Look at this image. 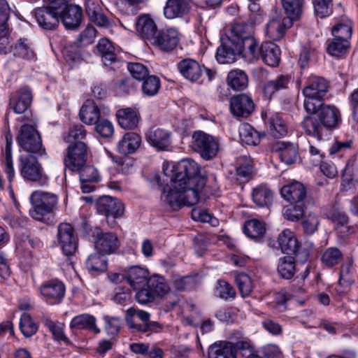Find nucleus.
Masks as SVG:
<instances>
[{"label": "nucleus", "instance_id": "nucleus-41", "mask_svg": "<svg viewBox=\"0 0 358 358\" xmlns=\"http://www.w3.org/2000/svg\"><path fill=\"white\" fill-rule=\"evenodd\" d=\"M237 44L241 46V54L243 53L249 62H254L260 57V47L253 36L248 38L246 41L238 42Z\"/></svg>", "mask_w": 358, "mask_h": 358}, {"label": "nucleus", "instance_id": "nucleus-44", "mask_svg": "<svg viewBox=\"0 0 358 358\" xmlns=\"http://www.w3.org/2000/svg\"><path fill=\"white\" fill-rule=\"evenodd\" d=\"M227 83L228 85L234 90H243L248 86V76L242 70H231L228 73Z\"/></svg>", "mask_w": 358, "mask_h": 358}, {"label": "nucleus", "instance_id": "nucleus-4", "mask_svg": "<svg viewBox=\"0 0 358 358\" xmlns=\"http://www.w3.org/2000/svg\"><path fill=\"white\" fill-rule=\"evenodd\" d=\"M278 242L282 252L294 256L297 262L303 264L308 260V250L301 247L294 233L291 230H283L278 236Z\"/></svg>", "mask_w": 358, "mask_h": 358}, {"label": "nucleus", "instance_id": "nucleus-39", "mask_svg": "<svg viewBox=\"0 0 358 358\" xmlns=\"http://www.w3.org/2000/svg\"><path fill=\"white\" fill-rule=\"evenodd\" d=\"M116 116L120 126L124 129H131L138 124L137 113L130 108L118 110Z\"/></svg>", "mask_w": 358, "mask_h": 358}, {"label": "nucleus", "instance_id": "nucleus-30", "mask_svg": "<svg viewBox=\"0 0 358 358\" xmlns=\"http://www.w3.org/2000/svg\"><path fill=\"white\" fill-rule=\"evenodd\" d=\"M141 137L136 133L125 134L117 144V150L122 155H127L134 153L140 147Z\"/></svg>", "mask_w": 358, "mask_h": 358}, {"label": "nucleus", "instance_id": "nucleus-29", "mask_svg": "<svg viewBox=\"0 0 358 358\" xmlns=\"http://www.w3.org/2000/svg\"><path fill=\"white\" fill-rule=\"evenodd\" d=\"M148 276V270L138 266H131L125 274V278L128 283L134 289L146 285L149 278Z\"/></svg>", "mask_w": 358, "mask_h": 358}, {"label": "nucleus", "instance_id": "nucleus-20", "mask_svg": "<svg viewBox=\"0 0 358 358\" xmlns=\"http://www.w3.org/2000/svg\"><path fill=\"white\" fill-rule=\"evenodd\" d=\"M75 171L79 173L80 189L83 193H90L94 190L93 182H97L101 177L97 169L91 165L80 166V168L76 169Z\"/></svg>", "mask_w": 358, "mask_h": 358}, {"label": "nucleus", "instance_id": "nucleus-62", "mask_svg": "<svg viewBox=\"0 0 358 358\" xmlns=\"http://www.w3.org/2000/svg\"><path fill=\"white\" fill-rule=\"evenodd\" d=\"M44 324L49 329L52 334L54 338L57 341H63L68 342V338L64 334L63 324L59 322H55L48 318L43 320Z\"/></svg>", "mask_w": 358, "mask_h": 358}, {"label": "nucleus", "instance_id": "nucleus-58", "mask_svg": "<svg viewBox=\"0 0 358 358\" xmlns=\"http://www.w3.org/2000/svg\"><path fill=\"white\" fill-rule=\"evenodd\" d=\"M20 329L24 336L30 337L36 333L38 326L29 314L23 313L20 321Z\"/></svg>", "mask_w": 358, "mask_h": 358}, {"label": "nucleus", "instance_id": "nucleus-28", "mask_svg": "<svg viewBox=\"0 0 358 358\" xmlns=\"http://www.w3.org/2000/svg\"><path fill=\"white\" fill-rule=\"evenodd\" d=\"M94 53L101 57L105 66H110L117 60L115 48L106 38H102L98 41Z\"/></svg>", "mask_w": 358, "mask_h": 358}, {"label": "nucleus", "instance_id": "nucleus-45", "mask_svg": "<svg viewBox=\"0 0 358 358\" xmlns=\"http://www.w3.org/2000/svg\"><path fill=\"white\" fill-rule=\"evenodd\" d=\"M296 258L294 256L288 255L280 258L278 265L279 275L285 279H291L296 271Z\"/></svg>", "mask_w": 358, "mask_h": 358}, {"label": "nucleus", "instance_id": "nucleus-60", "mask_svg": "<svg viewBox=\"0 0 358 358\" xmlns=\"http://www.w3.org/2000/svg\"><path fill=\"white\" fill-rule=\"evenodd\" d=\"M127 69L131 76L139 81H143L149 76L148 68L138 62H131L127 65Z\"/></svg>", "mask_w": 358, "mask_h": 358}, {"label": "nucleus", "instance_id": "nucleus-13", "mask_svg": "<svg viewBox=\"0 0 358 358\" xmlns=\"http://www.w3.org/2000/svg\"><path fill=\"white\" fill-rule=\"evenodd\" d=\"M242 341H217L209 346L208 358H237L241 348L238 344Z\"/></svg>", "mask_w": 358, "mask_h": 358}, {"label": "nucleus", "instance_id": "nucleus-46", "mask_svg": "<svg viewBox=\"0 0 358 358\" xmlns=\"http://www.w3.org/2000/svg\"><path fill=\"white\" fill-rule=\"evenodd\" d=\"M252 196L253 201L260 207L268 206L273 201V192L264 185L255 188Z\"/></svg>", "mask_w": 358, "mask_h": 358}, {"label": "nucleus", "instance_id": "nucleus-26", "mask_svg": "<svg viewBox=\"0 0 358 358\" xmlns=\"http://www.w3.org/2000/svg\"><path fill=\"white\" fill-rule=\"evenodd\" d=\"M282 196L291 203H303L306 196L304 186L296 182L288 185H285L280 190Z\"/></svg>", "mask_w": 358, "mask_h": 358}, {"label": "nucleus", "instance_id": "nucleus-6", "mask_svg": "<svg viewBox=\"0 0 358 358\" xmlns=\"http://www.w3.org/2000/svg\"><path fill=\"white\" fill-rule=\"evenodd\" d=\"M192 146L194 150L206 160H210L215 157L219 151L217 140L202 131L194 132Z\"/></svg>", "mask_w": 358, "mask_h": 358}, {"label": "nucleus", "instance_id": "nucleus-14", "mask_svg": "<svg viewBox=\"0 0 358 358\" xmlns=\"http://www.w3.org/2000/svg\"><path fill=\"white\" fill-rule=\"evenodd\" d=\"M179 43L178 32L173 27L164 28L157 31L152 45L164 52L174 50Z\"/></svg>", "mask_w": 358, "mask_h": 358}, {"label": "nucleus", "instance_id": "nucleus-61", "mask_svg": "<svg viewBox=\"0 0 358 358\" xmlns=\"http://www.w3.org/2000/svg\"><path fill=\"white\" fill-rule=\"evenodd\" d=\"M95 131L102 138H110L114 133V127L111 122L100 118L95 123Z\"/></svg>", "mask_w": 358, "mask_h": 358}, {"label": "nucleus", "instance_id": "nucleus-16", "mask_svg": "<svg viewBox=\"0 0 358 358\" xmlns=\"http://www.w3.org/2000/svg\"><path fill=\"white\" fill-rule=\"evenodd\" d=\"M33 96L31 90L22 87L10 95L9 107L17 114L24 113L30 106Z\"/></svg>", "mask_w": 358, "mask_h": 358}, {"label": "nucleus", "instance_id": "nucleus-36", "mask_svg": "<svg viewBox=\"0 0 358 358\" xmlns=\"http://www.w3.org/2000/svg\"><path fill=\"white\" fill-rule=\"evenodd\" d=\"M64 286L62 282H50L42 285L41 294L48 300L59 301L64 295Z\"/></svg>", "mask_w": 358, "mask_h": 358}, {"label": "nucleus", "instance_id": "nucleus-64", "mask_svg": "<svg viewBox=\"0 0 358 358\" xmlns=\"http://www.w3.org/2000/svg\"><path fill=\"white\" fill-rule=\"evenodd\" d=\"M332 35L336 40L348 42L352 36V27L348 24H339L332 29Z\"/></svg>", "mask_w": 358, "mask_h": 358}, {"label": "nucleus", "instance_id": "nucleus-48", "mask_svg": "<svg viewBox=\"0 0 358 358\" xmlns=\"http://www.w3.org/2000/svg\"><path fill=\"white\" fill-rule=\"evenodd\" d=\"M266 232L265 224L258 220H250L244 225V233L250 238L257 239L262 238Z\"/></svg>", "mask_w": 358, "mask_h": 358}, {"label": "nucleus", "instance_id": "nucleus-42", "mask_svg": "<svg viewBox=\"0 0 358 358\" xmlns=\"http://www.w3.org/2000/svg\"><path fill=\"white\" fill-rule=\"evenodd\" d=\"M224 36L228 37L229 40L236 43L246 41L248 38L252 36V27L245 23H236L231 27L230 35Z\"/></svg>", "mask_w": 358, "mask_h": 358}, {"label": "nucleus", "instance_id": "nucleus-56", "mask_svg": "<svg viewBox=\"0 0 358 358\" xmlns=\"http://www.w3.org/2000/svg\"><path fill=\"white\" fill-rule=\"evenodd\" d=\"M305 99L303 101L304 109L308 113L316 114L321 108L324 106L323 103L324 97L308 94H303Z\"/></svg>", "mask_w": 358, "mask_h": 358}, {"label": "nucleus", "instance_id": "nucleus-19", "mask_svg": "<svg viewBox=\"0 0 358 358\" xmlns=\"http://www.w3.org/2000/svg\"><path fill=\"white\" fill-rule=\"evenodd\" d=\"M12 12L6 0H0V52L6 51L10 45L8 20Z\"/></svg>", "mask_w": 358, "mask_h": 358}, {"label": "nucleus", "instance_id": "nucleus-32", "mask_svg": "<svg viewBox=\"0 0 358 358\" xmlns=\"http://www.w3.org/2000/svg\"><path fill=\"white\" fill-rule=\"evenodd\" d=\"M292 25L290 18L284 17L282 21L273 19L266 26V32L273 41H278L282 38L286 30Z\"/></svg>", "mask_w": 358, "mask_h": 358}, {"label": "nucleus", "instance_id": "nucleus-33", "mask_svg": "<svg viewBox=\"0 0 358 358\" xmlns=\"http://www.w3.org/2000/svg\"><path fill=\"white\" fill-rule=\"evenodd\" d=\"M328 90V84L323 78L311 76L308 78L306 86L303 89V94L324 97Z\"/></svg>", "mask_w": 358, "mask_h": 358}, {"label": "nucleus", "instance_id": "nucleus-31", "mask_svg": "<svg viewBox=\"0 0 358 358\" xmlns=\"http://www.w3.org/2000/svg\"><path fill=\"white\" fill-rule=\"evenodd\" d=\"M189 8L187 0H168L164 8V14L168 19H174L187 14Z\"/></svg>", "mask_w": 358, "mask_h": 358}, {"label": "nucleus", "instance_id": "nucleus-43", "mask_svg": "<svg viewBox=\"0 0 358 358\" xmlns=\"http://www.w3.org/2000/svg\"><path fill=\"white\" fill-rule=\"evenodd\" d=\"M13 54L15 57H19L28 61L36 60V55L31 45L26 38L18 40L14 47Z\"/></svg>", "mask_w": 358, "mask_h": 358}, {"label": "nucleus", "instance_id": "nucleus-18", "mask_svg": "<svg viewBox=\"0 0 358 358\" xmlns=\"http://www.w3.org/2000/svg\"><path fill=\"white\" fill-rule=\"evenodd\" d=\"M254 110L255 103L252 98L245 94L235 95L230 99V110L235 116L247 117Z\"/></svg>", "mask_w": 358, "mask_h": 358}, {"label": "nucleus", "instance_id": "nucleus-40", "mask_svg": "<svg viewBox=\"0 0 358 358\" xmlns=\"http://www.w3.org/2000/svg\"><path fill=\"white\" fill-rule=\"evenodd\" d=\"M291 81L288 75H279L275 78L266 82L264 87V94L271 98L275 92L287 89Z\"/></svg>", "mask_w": 358, "mask_h": 358}, {"label": "nucleus", "instance_id": "nucleus-53", "mask_svg": "<svg viewBox=\"0 0 358 358\" xmlns=\"http://www.w3.org/2000/svg\"><path fill=\"white\" fill-rule=\"evenodd\" d=\"M87 132L84 126L81 124H76L71 127L66 135L64 136V139L66 143L72 144H78L83 142L85 138Z\"/></svg>", "mask_w": 358, "mask_h": 358}, {"label": "nucleus", "instance_id": "nucleus-22", "mask_svg": "<svg viewBox=\"0 0 358 358\" xmlns=\"http://www.w3.org/2000/svg\"><path fill=\"white\" fill-rule=\"evenodd\" d=\"M146 140L158 150H165L171 144V134L165 129L153 127L146 133Z\"/></svg>", "mask_w": 358, "mask_h": 358}, {"label": "nucleus", "instance_id": "nucleus-49", "mask_svg": "<svg viewBox=\"0 0 358 358\" xmlns=\"http://www.w3.org/2000/svg\"><path fill=\"white\" fill-rule=\"evenodd\" d=\"M282 7L291 21L299 19L302 13L303 0H281Z\"/></svg>", "mask_w": 358, "mask_h": 358}, {"label": "nucleus", "instance_id": "nucleus-12", "mask_svg": "<svg viewBox=\"0 0 358 358\" xmlns=\"http://www.w3.org/2000/svg\"><path fill=\"white\" fill-rule=\"evenodd\" d=\"M87 157V145L84 142H80L69 145L64 162L66 168L75 171L86 164Z\"/></svg>", "mask_w": 358, "mask_h": 358}, {"label": "nucleus", "instance_id": "nucleus-59", "mask_svg": "<svg viewBox=\"0 0 358 358\" xmlns=\"http://www.w3.org/2000/svg\"><path fill=\"white\" fill-rule=\"evenodd\" d=\"M304 213L303 203H291L286 206L284 210L285 217L292 222L300 220Z\"/></svg>", "mask_w": 358, "mask_h": 358}, {"label": "nucleus", "instance_id": "nucleus-34", "mask_svg": "<svg viewBox=\"0 0 358 358\" xmlns=\"http://www.w3.org/2000/svg\"><path fill=\"white\" fill-rule=\"evenodd\" d=\"M100 110L97 105L92 100H87L80 110V117L83 122L87 124H95L99 120Z\"/></svg>", "mask_w": 358, "mask_h": 358}, {"label": "nucleus", "instance_id": "nucleus-25", "mask_svg": "<svg viewBox=\"0 0 358 358\" xmlns=\"http://www.w3.org/2000/svg\"><path fill=\"white\" fill-rule=\"evenodd\" d=\"M181 75L190 82L197 81L203 73L202 66L194 59H185L178 64Z\"/></svg>", "mask_w": 358, "mask_h": 358}, {"label": "nucleus", "instance_id": "nucleus-17", "mask_svg": "<svg viewBox=\"0 0 358 358\" xmlns=\"http://www.w3.org/2000/svg\"><path fill=\"white\" fill-rule=\"evenodd\" d=\"M120 242L116 234L113 232H99L95 237L94 247L101 255L115 253L120 248Z\"/></svg>", "mask_w": 358, "mask_h": 358}, {"label": "nucleus", "instance_id": "nucleus-37", "mask_svg": "<svg viewBox=\"0 0 358 358\" xmlns=\"http://www.w3.org/2000/svg\"><path fill=\"white\" fill-rule=\"evenodd\" d=\"M275 150L278 153L280 160L285 164H293L297 157V151L292 143L278 142L274 145Z\"/></svg>", "mask_w": 358, "mask_h": 358}, {"label": "nucleus", "instance_id": "nucleus-51", "mask_svg": "<svg viewBox=\"0 0 358 358\" xmlns=\"http://www.w3.org/2000/svg\"><path fill=\"white\" fill-rule=\"evenodd\" d=\"M343 259V253L335 247L329 248L324 250L321 260L322 263L329 267H332L339 264Z\"/></svg>", "mask_w": 358, "mask_h": 358}, {"label": "nucleus", "instance_id": "nucleus-23", "mask_svg": "<svg viewBox=\"0 0 358 358\" xmlns=\"http://www.w3.org/2000/svg\"><path fill=\"white\" fill-rule=\"evenodd\" d=\"M301 125L308 136L315 137L319 141L322 140L324 136L329 134L316 114L304 117Z\"/></svg>", "mask_w": 358, "mask_h": 358}, {"label": "nucleus", "instance_id": "nucleus-50", "mask_svg": "<svg viewBox=\"0 0 358 358\" xmlns=\"http://www.w3.org/2000/svg\"><path fill=\"white\" fill-rule=\"evenodd\" d=\"M269 132L275 138H280L287 133V126L279 114L271 116L268 120Z\"/></svg>", "mask_w": 358, "mask_h": 358}, {"label": "nucleus", "instance_id": "nucleus-35", "mask_svg": "<svg viewBox=\"0 0 358 358\" xmlns=\"http://www.w3.org/2000/svg\"><path fill=\"white\" fill-rule=\"evenodd\" d=\"M70 328L76 330H90L94 333L100 332L96 325V318L90 314H81L75 316L70 322Z\"/></svg>", "mask_w": 358, "mask_h": 358}, {"label": "nucleus", "instance_id": "nucleus-54", "mask_svg": "<svg viewBox=\"0 0 358 358\" xmlns=\"http://www.w3.org/2000/svg\"><path fill=\"white\" fill-rule=\"evenodd\" d=\"M235 280L241 296L243 297L249 296L253 288L250 277L244 273H238L235 275Z\"/></svg>", "mask_w": 358, "mask_h": 358}, {"label": "nucleus", "instance_id": "nucleus-15", "mask_svg": "<svg viewBox=\"0 0 358 358\" xmlns=\"http://www.w3.org/2000/svg\"><path fill=\"white\" fill-rule=\"evenodd\" d=\"M220 43L215 56L217 61L222 64L234 63L236 60V56L241 54L240 45L224 36L220 38Z\"/></svg>", "mask_w": 358, "mask_h": 358}, {"label": "nucleus", "instance_id": "nucleus-21", "mask_svg": "<svg viewBox=\"0 0 358 358\" xmlns=\"http://www.w3.org/2000/svg\"><path fill=\"white\" fill-rule=\"evenodd\" d=\"M136 29L139 36L152 43L157 34V24L149 15L139 16L136 22Z\"/></svg>", "mask_w": 358, "mask_h": 358}, {"label": "nucleus", "instance_id": "nucleus-7", "mask_svg": "<svg viewBox=\"0 0 358 358\" xmlns=\"http://www.w3.org/2000/svg\"><path fill=\"white\" fill-rule=\"evenodd\" d=\"M96 210L106 217L108 224L113 227L115 223V220L123 215L124 206L115 198L103 196L96 201Z\"/></svg>", "mask_w": 358, "mask_h": 358}, {"label": "nucleus", "instance_id": "nucleus-1", "mask_svg": "<svg viewBox=\"0 0 358 358\" xmlns=\"http://www.w3.org/2000/svg\"><path fill=\"white\" fill-rule=\"evenodd\" d=\"M171 183L169 190H164L162 200L173 210H178L199 203L206 179L199 175V167L194 161L184 159L178 164Z\"/></svg>", "mask_w": 358, "mask_h": 358}, {"label": "nucleus", "instance_id": "nucleus-10", "mask_svg": "<svg viewBox=\"0 0 358 358\" xmlns=\"http://www.w3.org/2000/svg\"><path fill=\"white\" fill-rule=\"evenodd\" d=\"M20 174L29 181L43 179V168L36 157L31 154L21 155L19 157Z\"/></svg>", "mask_w": 358, "mask_h": 358}, {"label": "nucleus", "instance_id": "nucleus-2", "mask_svg": "<svg viewBox=\"0 0 358 358\" xmlns=\"http://www.w3.org/2000/svg\"><path fill=\"white\" fill-rule=\"evenodd\" d=\"M57 196L53 193L35 191L30 196L32 206L30 215L36 220L47 224L52 222V213L57 203Z\"/></svg>", "mask_w": 358, "mask_h": 358}, {"label": "nucleus", "instance_id": "nucleus-63", "mask_svg": "<svg viewBox=\"0 0 358 358\" xmlns=\"http://www.w3.org/2000/svg\"><path fill=\"white\" fill-rule=\"evenodd\" d=\"M216 294L220 298L227 300L236 296V292L233 287L227 282L220 280L216 287Z\"/></svg>", "mask_w": 358, "mask_h": 358}, {"label": "nucleus", "instance_id": "nucleus-55", "mask_svg": "<svg viewBox=\"0 0 358 358\" xmlns=\"http://www.w3.org/2000/svg\"><path fill=\"white\" fill-rule=\"evenodd\" d=\"M142 83L143 93L148 96L155 95L160 88V80L156 76H148Z\"/></svg>", "mask_w": 358, "mask_h": 358}, {"label": "nucleus", "instance_id": "nucleus-5", "mask_svg": "<svg viewBox=\"0 0 358 358\" xmlns=\"http://www.w3.org/2000/svg\"><path fill=\"white\" fill-rule=\"evenodd\" d=\"M17 140L19 145L27 152L41 156L45 152L42 145L41 136L32 125L23 124Z\"/></svg>", "mask_w": 358, "mask_h": 358}, {"label": "nucleus", "instance_id": "nucleus-8", "mask_svg": "<svg viewBox=\"0 0 358 358\" xmlns=\"http://www.w3.org/2000/svg\"><path fill=\"white\" fill-rule=\"evenodd\" d=\"M49 1L50 5L48 7L36 8L34 11V15L41 27L45 29L52 30L59 24V14L61 11V8L58 7V1Z\"/></svg>", "mask_w": 358, "mask_h": 358}, {"label": "nucleus", "instance_id": "nucleus-3", "mask_svg": "<svg viewBox=\"0 0 358 358\" xmlns=\"http://www.w3.org/2000/svg\"><path fill=\"white\" fill-rule=\"evenodd\" d=\"M149 313L129 308L125 314V322L131 332L146 333L148 331L159 332L163 326L157 322L150 320Z\"/></svg>", "mask_w": 358, "mask_h": 358}, {"label": "nucleus", "instance_id": "nucleus-57", "mask_svg": "<svg viewBox=\"0 0 358 358\" xmlns=\"http://www.w3.org/2000/svg\"><path fill=\"white\" fill-rule=\"evenodd\" d=\"M239 133L242 141L245 144L256 145L259 143V133L248 124L244 125Z\"/></svg>", "mask_w": 358, "mask_h": 358}, {"label": "nucleus", "instance_id": "nucleus-52", "mask_svg": "<svg viewBox=\"0 0 358 358\" xmlns=\"http://www.w3.org/2000/svg\"><path fill=\"white\" fill-rule=\"evenodd\" d=\"M103 255L98 252L90 255L86 262L87 268L94 271H105L107 269V261Z\"/></svg>", "mask_w": 358, "mask_h": 358}, {"label": "nucleus", "instance_id": "nucleus-47", "mask_svg": "<svg viewBox=\"0 0 358 358\" xmlns=\"http://www.w3.org/2000/svg\"><path fill=\"white\" fill-rule=\"evenodd\" d=\"M146 285L151 289L156 297L164 296L170 289L165 279L158 275H154L150 277Z\"/></svg>", "mask_w": 358, "mask_h": 358}, {"label": "nucleus", "instance_id": "nucleus-9", "mask_svg": "<svg viewBox=\"0 0 358 358\" xmlns=\"http://www.w3.org/2000/svg\"><path fill=\"white\" fill-rule=\"evenodd\" d=\"M57 239L63 253L66 256L73 255L78 248V237L71 224L64 222L57 227Z\"/></svg>", "mask_w": 358, "mask_h": 358}, {"label": "nucleus", "instance_id": "nucleus-11", "mask_svg": "<svg viewBox=\"0 0 358 358\" xmlns=\"http://www.w3.org/2000/svg\"><path fill=\"white\" fill-rule=\"evenodd\" d=\"M69 1H59L58 7L61 8L59 17L64 26L69 29L78 27L82 21L83 10L78 6L68 4Z\"/></svg>", "mask_w": 358, "mask_h": 358}, {"label": "nucleus", "instance_id": "nucleus-38", "mask_svg": "<svg viewBox=\"0 0 358 358\" xmlns=\"http://www.w3.org/2000/svg\"><path fill=\"white\" fill-rule=\"evenodd\" d=\"M86 13L90 21L99 27L108 28L112 25V21L101 12L99 6L93 3L87 5Z\"/></svg>", "mask_w": 358, "mask_h": 358}, {"label": "nucleus", "instance_id": "nucleus-24", "mask_svg": "<svg viewBox=\"0 0 358 358\" xmlns=\"http://www.w3.org/2000/svg\"><path fill=\"white\" fill-rule=\"evenodd\" d=\"M316 115L328 133L337 127L341 120L339 110L335 106L329 105L321 108Z\"/></svg>", "mask_w": 358, "mask_h": 358}, {"label": "nucleus", "instance_id": "nucleus-27", "mask_svg": "<svg viewBox=\"0 0 358 358\" xmlns=\"http://www.w3.org/2000/svg\"><path fill=\"white\" fill-rule=\"evenodd\" d=\"M260 57L266 65L275 67L280 61V49L273 42H264L260 46Z\"/></svg>", "mask_w": 358, "mask_h": 358}]
</instances>
